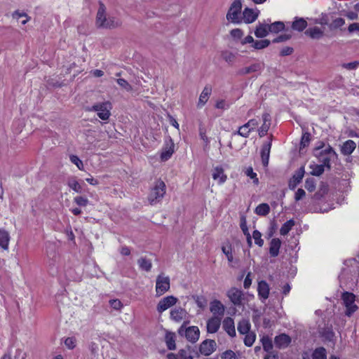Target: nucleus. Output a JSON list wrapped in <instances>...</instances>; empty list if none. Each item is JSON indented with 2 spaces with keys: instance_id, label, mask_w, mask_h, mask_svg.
I'll return each mask as SVG.
<instances>
[{
  "instance_id": "1",
  "label": "nucleus",
  "mask_w": 359,
  "mask_h": 359,
  "mask_svg": "<svg viewBox=\"0 0 359 359\" xmlns=\"http://www.w3.org/2000/svg\"><path fill=\"white\" fill-rule=\"evenodd\" d=\"M121 22L114 16H109L106 6L99 1V8L95 18V26L99 29H113L119 27Z\"/></svg>"
},
{
  "instance_id": "2",
  "label": "nucleus",
  "mask_w": 359,
  "mask_h": 359,
  "mask_svg": "<svg viewBox=\"0 0 359 359\" xmlns=\"http://www.w3.org/2000/svg\"><path fill=\"white\" fill-rule=\"evenodd\" d=\"M313 155L328 170L331 168L330 161L337 157V154L332 147L330 145L325 147V144L322 142H319V145L314 148Z\"/></svg>"
},
{
  "instance_id": "3",
  "label": "nucleus",
  "mask_w": 359,
  "mask_h": 359,
  "mask_svg": "<svg viewBox=\"0 0 359 359\" xmlns=\"http://www.w3.org/2000/svg\"><path fill=\"white\" fill-rule=\"evenodd\" d=\"M166 186L163 181L158 180L151 189L148 196L150 204L154 205L160 201L165 194Z\"/></svg>"
},
{
  "instance_id": "4",
  "label": "nucleus",
  "mask_w": 359,
  "mask_h": 359,
  "mask_svg": "<svg viewBox=\"0 0 359 359\" xmlns=\"http://www.w3.org/2000/svg\"><path fill=\"white\" fill-rule=\"evenodd\" d=\"M241 10V0H234L227 11L226 20L233 24H241L242 22Z\"/></svg>"
},
{
  "instance_id": "5",
  "label": "nucleus",
  "mask_w": 359,
  "mask_h": 359,
  "mask_svg": "<svg viewBox=\"0 0 359 359\" xmlns=\"http://www.w3.org/2000/svg\"><path fill=\"white\" fill-rule=\"evenodd\" d=\"M341 299L343 302V305L346 307L345 315L350 317L358 309L355 304V295L349 292H344L341 294Z\"/></svg>"
},
{
  "instance_id": "6",
  "label": "nucleus",
  "mask_w": 359,
  "mask_h": 359,
  "mask_svg": "<svg viewBox=\"0 0 359 359\" xmlns=\"http://www.w3.org/2000/svg\"><path fill=\"white\" fill-rule=\"evenodd\" d=\"M111 109V104L109 102L97 103L91 107L87 108V111H96L99 118L104 121H107L109 118Z\"/></svg>"
},
{
  "instance_id": "7",
  "label": "nucleus",
  "mask_w": 359,
  "mask_h": 359,
  "mask_svg": "<svg viewBox=\"0 0 359 359\" xmlns=\"http://www.w3.org/2000/svg\"><path fill=\"white\" fill-rule=\"evenodd\" d=\"M187 323H184L183 325L178 330V333L180 335L183 336L185 335L187 339L192 343L196 342L200 335V331L198 327L196 326H191L188 328H186Z\"/></svg>"
},
{
  "instance_id": "8",
  "label": "nucleus",
  "mask_w": 359,
  "mask_h": 359,
  "mask_svg": "<svg viewBox=\"0 0 359 359\" xmlns=\"http://www.w3.org/2000/svg\"><path fill=\"white\" fill-rule=\"evenodd\" d=\"M170 278L163 275L158 276L156 281V295L160 297L170 290Z\"/></svg>"
},
{
  "instance_id": "9",
  "label": "nucleus",
  "mask_w": 359,
  "mask_h": 359,
  "mask_svg": "<svg viewBox=\"0 0 359 359\" xmlns=\"http://www.w3.org/2000/svg\"><path fill=\"white\" fill-rule=\"evenodd\" d=\"M226 295L233 305L236 306L243 305L244 294L241 290L236 287H231L227 291Z\"/></svg>"
},
{
  "instance_id": "10",
  "label": "nucleus",
  "mask_w": 359,
  "mask_h": 359,
  "mask_svg": "<svg viewBox=\"0 0 359 359\" xmlns=\"http://www.w3.org/2000/svg\"><path fill=\"white\" fill-rule=\"evenodd\" d=\"M178 299L177 297L170 295L161 299L156 306V310L159 313L175 305Z\"/></svg>"
},
{
  "instance_id": "11",
  "label": "nucleus",
  "mask_w": 359,
  "mask_h": 359,
  "mask_svg": "<svg viewBox=\"0 0 359 359\" xmlns=\"http://www.w3.org/2000/svg\"><path fill=\"white\" fill-rule=\"evenodd\" d=\"M217 344L213 339H205L200 345L199 351L201 354L208 356L216 350Z\"/></svg>"
},
{
  "instance_id": "12",
  "label": "nucleus",
  "mask_w": 359,
  "mask_h": 359,
  "mask_svg": "<svg viewBox=\"0 0 359 359\" xmlns=\"http://www.w3.org/2000/svg\"><path fill=\"white\" fill-rule=\"evenodd\" d=\"M291 337L285 333L277 335L274 338V344L276 347L279 349L287 348L291 344Z\"/></svg>"
},
{
  "instance_id": "13",
  "label": "nucleus",
  "mask_w": 359,
  "mask_h": 359,
  "mask_svg": "<svg viewBox=\"0 0 359 359\" xmlns=\"http://www.w3.org/2000/svg\"><path fill=\"white\" fill-rule=\"evenodd\" d=\"M259 14V10L255 11L247 7L243 10L242 13V21L243 20V22L246 24L252 23L257 19Z\"/></svg>"
},
{
  "instance_id": "14",
  "label": "nucleus",
  "mask_w": 359,
  "mask_h": 359,
  "mask_svg": "<svg viewBox=\"0 0 359 359\" xmlns=\"http://www.w3.org/2000/svg\"><path fill=\"white\" fill-rule=\"evenodd\" d=\"M210 311L212 313V316H219L220 318H222L225 307L220 301L215 299L210 302Z\"/></svg>"
},
{
  "instance_id": "15",
  "label": "nucleus",
  "mask_w": 359,
  "mask_h": 359,
  "mask_svg": "<svg viewBox=\"0 0 359 359\" xmlns=\"http://www.w3.org/2000/svg\"><path fill=\"white\" fill-rule=\"evenodd\" d=\"M222 318L219 316H212L207 321V332L210 334L216 333L221 325Z\"/></svg>"
},
{
  "instance_id": "16",
  "label": "nucleus",
  "mask_w": 359,
  "mask_h": 359,
  "mask_svg": "<svg viewBox=\"0 0 359 359\" xmlns=\"http://www.w3.org/2000/svg\"><path fill=\"white\" fill-rule=\"evenodd\" d=\"M272 135H270L269 140L262 145L261 151L262 162L264 166H267L269 164L270 150L271 147Z\"/></svg>"
},
{
  "instance_id": "17",
  "label": "nucleus",
  "mask_w": 359,
  "mask_h": 359,
  "mask_svg": "<svg viewBox=\"0 0 359 359\" xmlns=\"http://www.w3.org/2000/svg\"><path fill=\"white\" fill-rule=\"evenodd\" d=\"M170 314V318L172 320L175 322H180L187 318L188 313L184 309L179 307L172 309Z\"/></svg>"
},
{
  "instance_id": "18",
  "label": "nucleus",
  "mask_w": 359,
  "mask_h": 359,
  "mask_svg": "<svg viewBox=\"0 0 359 359\" xmlns=\"http://www.w3.org/2000/svg\"><path fill=\"white\" fill-rule=\"evenodd\" d=\"M222 327L226 333L231 337L236 336V330L233 320L230 317H226L222 322Z\"/></svg>"
},
{
  "instance_id": "19",
  "label": "nucleus",
  "mask_w": 359,
  "mask_h": 359,
  "mask_svg": "<svg viewBox=\"0 0 359 359\" xmlns=\"http://www.w3.org/2000/svg\"><path fill=\"white\" fill-rule=\"evenodd\" d=\"M257 291L259 296L263 299H268L269 295V285L265 280L258 283Z\"/></svg>"
},
{
  "instance_id": "20",
  "label": "nucleus",
  "mask_w": 359,
  "mask_h": 359,
  "mask_svg": "<svg viewBox=\"0 0 359 359\" xmlns=\"http://www.w3.org/2000/svg\"><path fill=\"white\" fill-rule=\"evenodd\" d=\"M174 153V143L172 140H170L169 143H167L165 147L163 148V151L161 154V159L163 161L168 160Z\"/></svg>"
},
{
  "instance_id": "21",
  "label": "nucleus",
  "mask_w": 359,
  "mask_h": 359,
  "mask_svg": "<svg viewBox=\"0 0 359 359\" xmlns=\"http://www.w3.org/2000/svg\"><path fill=\"white\" fill-rule=\"evenodd\" d=\"M269 33V24L259 22L255 30V35L256 37L264 38Z\"/></svg>"
},
{
  "instance_id": "22",
  "label": "nucleus",
  "mask_w": 359,
  "mask_h": 359,
  "mask_svg": "<svg viewBox=\"0 0 359 359\" xmlns=\"http://www.w3.org/2000/svg\"><path fill=\"white\" fill-rule=\"evenodd\" d=\"M281 246V241L279 238H273L270 242L269 254L271 257H276L279 254Z\"/></svg>"
},
{
  "instance_id": "23",
  "label": "nucleus",
  "mask_w": 359,
  "mask_h": 359,
  "mask_svg": "<svg viewBox=\"0 0 359 359\" xmlns=\"http://www.w3.org/2000/svg\"><path fill=\"white\" fill-rule=\"evenodd\" d=\"M212 178L215 180H218L219 184L224 183L227 177L224 174V169L220 166H217L213 169Z\"/></svg>"
},
{
  "instance_id": "24",
  "label": "nucleus",
  "mask_w": 359,
  "mask_h": 359,
  "mask_svg": "<svg viewBox=\"0 0 359 359\" xmlns=\"http://www.w3.org/2000/svg\"><path fill=\"white\" fill-rule=\"evenodd\" d=\"M356 144L355 143L351 140L346 141L341 148V152L344 155H350L355 149Z\"/></svg>"
},
{
  "instance_id": "25",
  "label": "nucleus",
  "mask_w": 359,
  "mask_h": 359,
  "mask_svg": "<svg viewBox=\"0 0 359 359\" xmlns=\"http://www.w3.org/2000/svg\"><path fill=\"white\" fill-rule=\"evenodd\" d=\"M251 325L248 319H242L238 323L237 329L241 334H245L250 331Z\"/></svg>"
},
{
  "instance_id": "26",
  "label": "nucleus",
  "mask_w": 359,
  "mask_h": 359,
  "mask_svg": "<svg viewBox=\"0 0 359 359\" xmlns=\"http://www.w3.org/2000/svg\"><path fill=\"white\" fill-rule=\"evenodd\" d=\"M304 168L301 167L294 174V175L292 177V182L291 181L290 182V187L292 186V188L294 189L297 186V184H299L302 181V178L304 177Z\"/></svg>"
},
{
  "instance_id": "27",
  "label": "nucleus",
  "mask_w": 359,
  "mask_h": 359,
  "mask_svg": "<svg viewBox=\"0 0 359 359\" xmlns=\"http://www.w3.org/2000/svg\"><path fill=\"white\" fill-rule=\"evenodd\" d=\"M165 341L169 350H175V334L172 332L167 331L165 337Z\"/></svg>"
},
{
  "instance_id": "28",
  "label": "nucleus",
  "mask_w": 359,
  "mask_h": 359,
  "mask_svg": "<svg viewBox=\"0 0 359 359\" xmlns=\"http://www.w3.org/2000/svg\"><path fill=\"white\" fill-rule=\"evenodd\" d=\"M10 236L8 231L0 229V246L5 250L8 248Z\"/></svg>"
},
{
  "instance_id": "29",
  "label": "nucleus",
  "mask_w": 359,
  "mask_h": 359,
  "mask_svg": "<svg viewBox=\"0 0 359 359\" xmlns=\"http://www.w3.org/2000/svg\"><path fill=\"white\" fill-rule=\"evenodd\" d=\"M212 88L210 86H206L202 93L200 95L198 105H204L209 99V96L211 94Z\"/></svg>"
},
{
  "instance_id": "30",
  "label": "nucleus",
  "mask_w": 359,
  "mask_h": 359,
  "mask_svg": "<svg viewBox=\"0 0 359 359\" xmlns=\"http://www.w3.org/2000/svg\"><path fill=\"white\" fill-rule=\"evenodd\" d=\"M305 34L312 39H320L323 36V32L318 27L309 28L306 30Z\"/></svg>"
},
{
  "instance_id": "31",
  "label": "nucleus",
  "mask_w": 359,
  "mask_h": 359,
  "mask_svg": "<svg viewBox=\"0 0 359 359\" xmlns=\"http://www.w3.org/2000/svg\"><path fill=\"white\" fill-rule=\"evenodd\" d=\"M307 26V22L303 18H297L292 25L293 29L301 32Z\"/></svg>"
},
{
  "instance_id": "32",
  "label": "nucleus",
  "mask_w": 359,
  "mask_h": 359,
  "mask_svg": "<svg viewBox=\"0 0 359 359\" xmlns=\"http://www.w3.org/2000/svg\"><path fill=\"white\" fill-rule=\"evenodd\" d=\"M261 342L263 346V348L265 351L268 353H271L273 349V341L271 339L269 336H264L261 339Z\"/></svg>"
},
{
  "instance_id": "33",
  "label": "nucleus",
  "mask_w": 359,
  "mask_h": 359,
  "mask_svg": "<svg viewBox=\"0 0 359 359\" xmlns=\"http://www.w3.org/2000/svg\"><path fill=\"white\" fill-rule=\"evenodd\" d=\"M137 263L140 268L146 271H149L152 266L151 262L146 257L140 258L137 260Z\"/></svg>"
},
{
  "instance_id": "34",
  "label": "nucleus",
  "mask_w": 359,
  "mask_h": 359,
  "mask_svg": "<svg viewBox=\"0 0 359 359\" xmlns=\"http://www.w3.org/2000/svg\"><path fill=\"white\" fill-rule=\"evenodd\" d=\"M285 28V25L283 22L277 21L269 25V32L271 33H278L279 32L283 30Z\"/></svg>"
},
{
  "instance_id": "35",
  "label": "nucleus",
  "mask_w": 359,
  "mask_h": 359,
  "mask_svg": "<svg viewBox=\"0 0 359 359\" xmlns=\"http://www.w3.org/2000/svg\"><path fill=\"white\" fill-rule=\"evenodd\" d=\"M270 212V207L267 203H261L255 208V213L258 215L266 216Z\"/></svg>"
},
{
  "instance_id": "36",
  "label": "nucleus",
  "mask_w": 359,
  "mask_h": 359,
  "mask_svg": "<svg viewBox=\"0 0 359 359\" xmlns=\"http://www.w3.org/2000/svg\"><path fill=\"white\" fill-rule=\"evenodd\" d=\"M294 225V221L290 219L283 224L280 229V233L283 236L287 235Z\"/></svg>"
},
{
  "instance_id": "37",
  "label": "nucleus",
  "mask_w": 359,
  "mask_h": 359,
  "mask_svg": "<svg viewBox=\"0 0 359 359\" xmlns=\"http://www.w3.org/2000/svg\"><path fill=\"white\" fill-rule=\"evenodd\" d=\"M310 168L312 169L311 174L313 176H320L325 170V165L323 164L318 165L313 164L310 165Z\"/></svg>"
},
{
  "instance_id": "38",
  "label": "nucleus",
  "mask_w": 359,
  "mask_h": 359,
  "mask_svg": "<svg viewBox=\"0 0 359 359\" xmlns=\"http://www.w3.org/2000/svg\"><path fill=\"white\" fill-rule=\"evenodd\" d=\"M245 334V337L244 338L245 345L248 347L252 346L255 341V339H256L255 333L254 332H250Z\"/></svg>"
},
{
  "instance_id": "39",
  "label": "nucleus",
  "mask_w": 359,
  "mask_h": 359,
  "mask_svg": "<svg viewBox=\"0 0 359 359\" xmlns=\"http://www.w3.org/2000/svg\"><path fill=\"white\" fill-rule=\"evenodd\" d=\"M313 359H326V350L323 347L316 348L313 354Z\"/></svg>"
},
{
  "instance_id": "40",
  "label": "nucleus",
  "mask_w": 359,
  "mask_h": 359,
  "mask_svg": "<svg viewBox=\"0 0 359 359\" xmlns=\"http://www.w3.org/2000/svg\"><path fill=\"white\" fill-rule=\"evenodd\" d=\"M251 129L248 128L245 124L239 127L238 131L233 133V135H241L244 137H248L250 135Z\"/></svg>"
},
{
  "instance_id": "41",
  "label": "nucleus",
  "mask_w": 359,
  "mask_h": 359,
  "mask_svg": "<svg viewBox=\"0 0 359 359\" xmlns=\"http://www.w3.org/2000/svg\"><path fill=\"white\" fill-rule=\"evenodd\" d=\"M12 17L17 20H19L20 18H24L21 22L22 25H25L30 20V17H29L27 13L24 12L20 13L19 11H14L12 14Z\"/></svg>"
},
{
  "instance_id": "42",
  "label": "nucleus",
  "mask_w": 359,
  "mask_h": 359,
  "mask_svg": "<svg viewBox=\"0 0 359 359\" xmlns=\"http://www.w3.org/2000/svg\"><path fill=\"white\" fill-rule=\"evenodd\" d=\"M271 43L269 39H263L259 41H255L252 44V47L255 49L260 50L268 47Z\"/></svg>"
},
{
  "instance_id": "43",
  "label": "nucleus",
  "mask_w": 359,
  "mask_h": 359,
  "mask_svg": "<svg viewBox=\"0 0 359 359\" xmlns=\"http://www.w3.org/2000/svg\"><path fill=\"white\" fill-rule=\"evenodd\" d=\"M259 69H260L259 64H253L250 67H244L243 69H241L240 74H248L251 72H257Z\"/></svg>"
},
{
  "instance_id": "44",
  "label": "nucleus",
  "mask_w": 359,
  "mask_h": 359,
  "mask_svg": "<svg viewBox=\"0 0 359 359\" xmlns=\"http://www.w3.org/2000/svg\"><path fill=\"white\" fill-rule=\"evenodd\" d=\"M222 57L228 63H232L234 62L236 56L231 52L228 50L223 51L222 53Z\"/></svg>"
},
{
  "instance_id": "45",
  "label": "nucleus",
  "mask_w": 359,
  "mask_h": 359,
  "mask_svg": "<svg viewBox=\"0 0 359 359\" xmlns=\"http://www.w3.org/2000/svg\"><path fill=\"white\" fill-rule=\"evenodd\" d=\"M252 237L255 240V243L259 246L262 247L264 245V240L262 239V233L258 230H255L252 233Z\"/></svg>"
},
{
  "instance_id": "46",
  "label": "nucleus",
  "mask_w": 359,
  "mask_h": 359,
  "mask_svg": "<svg viewBox=\"0 0 359 359\" xmlns=\"http://www.w3.org/2000/svg\"><path fill=\"white\" fill-rule=\"evenodd\" d=\"M192 297L200 309H203L205 307L207 304V300L205 297L200 296H193Z\"/></svg>"
},
{
  "instance_id": "47",
  "label": "nucleus",
  "mask_w": 359,
  "mask_h": 359,
  "mask_svg": "<svg viewBox=\"0 0 359 359\" xmlns=\"http://www.w3.org/2000/svg\"><path fill=\"white\" fill-rule=\"evenodd\" d=\"M311 135L309 133H304L302 137L301 142H300V149L307 147L311 140Z\"/></svg>"
},
{
  "instance_id": "48",
  "label": "nucleus",
  "mask_w": 359,
  "mask_h": 359,
  "mask_svg": "<svg viewBox=\"0 0 359 359\" xmlns=\"http://www.w3.org/2000/svg\"><path fill=\"white\" fill-rule=\"evenodd\" d=\"M69 187L77 193H81L82 187L79 183L75 180H71L68 182Z\"/></svg>"
},
{
  "instance_id": "49",
  "label": "nucleus",
  "mask_w": 359,
  "mask_h": 359,
  "mask_svg": "<svg viewBox=\"0 0 359 359\" xmlns=\"http://www.w3.org/2000/svg\"><path fill=\"white\" fill-rule=\"evenodd\" d=\"M305 188L310 192L316 189V181L313 178H307L305 181Z\"/></svg>"
},
{
  "instance_id": "50",
  "label": "nucleus",
  "mask_w": 359,
  "mask_h": 359,
  "mask_svg": "<svg viewBox=\"0 0 359 359\" xmlns=\"http://www.w3.org/2000/svg\"><path fill=\"white\" fill-rule=\"evenodd\" d=\"M199 135L201 137V139L203 140L205 142L204 149L205 150L208 147L209 140L205 134V129L204 128H199Z\"/></svg>"
},
{
  "instance_id": "51",
  "label": "nucleus",
  "mask_w": 359,
  "mask_h": 359,
  "mask_svg": "<svg viewBox=\"0 0 359 359\" xmlns=\"http://www.w3.org/2000/svg\"><path fill=\"white\" fill-rule=\"evenodd\" d=\"M116 81L118 84L126 90L131 91L133 90L132 86L126 80L123 79H118Z\"/></svg>"
},
{
  "instance_id": "52",
  "label": "nucleus",
  "mask_w": 359,
  "mask_h": 359,
  "mask_svg": "<svg viewBox=\"0 0 359 359\" xmlns=\"http://www.w3.org/2000/svg\"><path fill=\"white\" fill-rule=\"evenodd\" d=\"M222 359H238V356L231 350H227L222 354Z\"/></svg>"
},
{
  "instance_id": "53",
  "label": "nucleus",
  "mask_w": 359,
  "mask_h": 359,
  "mask_svg": "<svg viewBox=\"0 0 359 359\" xmlns=\"http://www.w3.org/2000/svg\"><path fill=\"white\" fill-rule=\"evenodd\" d=\"M74 201L79 205L85 207L88 203V200L86 197L83 196H76L74 198Z\"/></svg>"
},
{
  "instance_id": "54",
  "label": "nucleus",
  "mask_w": 359,
  "mask_h": 359,
  "mask_svg": "<svg viewBox=\"0 0 359 359\" xmlns=\"http://www.w3.org/2000/svg\"><path fill=\"white\" fill-rule=\"evenodd\" d=\"M241 229H242L244 235L249 234V231L247 226L246 217L245 215H242L241 217Z\"/></svg>"
},
{
  "instance_id": "55",
  "label": "nucleus",
  "mask_w": 359,
  "mask_h": 359,
  "mask_svg": "<svg viewBox=\"0 0 359 359\" xmlns=\"http://www.w3.org/2000/svg\"><path fill=\"white\" fill-rule=\"evenodd\" d=\"M245 174L247 176L250 177L251 179L254 180V183L257 184L259 182V180L257 177V174L253 172L252 168L250 167L248 168L246 171Z\"/></svg>"
},
{
  "instance_id": "56",
  "label": "nucleus",
  "mask_w": 359,
  "mask_h": 359,
  "mask_svg": "<svg viewBox=\"0 0 359 359\" xmlns=\"http://www.w3.org/2000/svg\"><path fill=\"white\" fill-rule=\"evenodd\" d=\"M76 341L74 337H67L65 341V344L68 348L73 349L76 346Z\"/></svg>"
},
{
  "instance_id": "57",
  "label": "nucleus",
  "mask_w": 359,
  "mask_h": 359,
  "mask_svg": "<svg viewBox=\"0 0 359 359\" xmlns=\"http://www.w3.org/2000/svg\"><path fill=\"white\" fill-rule=\"evenodd\" d=\"M110 306L116 309V310H120L123 307V304L119 299H111L109 301Z\"/></svg>"
},
{
  "instance_id": "58",
  "label": "nucleus",
  "mask_w": 359,
  "mask_h": 359,
  "mask_svg": "<svg viewBox=\"0 0 359 359\" xmlns=\"http://www.w3.org/2000/svg\"><path fill=\"white\" fill-rule=\"evenodd\" d=\"M222 252L226 255L227 259L229 262H231L233 261V255L231 253V247H224L223 246L222 248Z\"/></svg>"
},
{
  "instance_id": "59",
  "label": "nucleus",
  "mask_w": 359,
  "mask_h": 359,
  "mask_svg": "<svg viewBox=\"0 0 359 359\" xmlns=\"http://www.w3.org/2000/svg\"><path fill=\"white\" fill-rule=\"evenodd\" d=\"M359 65V62L354 61L348 63H344L342 67L348 70L355 69Z\"/></svg>"
},
{
  "instance_id": "60",
  "label": "nucleus",
  "mask_w": 359,
  "mask_h": 359,
  "mask_svg": "<svg viewBox=\"0 0 359 359\" xmlns=\"http://www.w3.org/2000/svg\"><path fill=\"white\" fill-rule=\"evenodd\" d=\"M290 38H291L290 34H281V35L278 36V37H276V39H274L273 40V43L283 42V41H287Z\"/></svg>"
},
{
  "instance_id": "61",
  "label": "nucleus",
  "mask_w": 359,
  "mask_h": 359,
  "mask_svg": "<svg viewBox=\"0 0 359 359\" xmlns=\"http://www.w3.org/2000/svg\"><path fill=\"white\" fill-rule=\"evenodd\" d=\"M270 126H267L266 124H262V126L259 129V135L260 137H264L266 135Z\"/></svg>"
},
{
  "instance_id": "62",
  "label": "nucleus",
  "mask_w": 359,
  "mask_h": 359,
  "mask_svg": "<svg viewBox=\"0 0 359 359\" xmlns=\"http://www.w3.org/2000/svg\"><path fill=\"white\" fill-rule=\"evenodd\" d=\"M245 125L252 130L258 126V121L256 119L252 118L249 120L246 123H245Z\"/></svg>"
},
{
  "instance_id": "63",
  "label": "nucleus",
  "mask_w": 359,
  "mask_h": 359,
  "mask_svg": "<svg viewBox=\"0 0 359 359\" xmlns=\"http://www.w3.org/2000/svg\"><path fill=\"white\" fill-rule=\"evenodd\" d=\"M70 160L71 161L74 163L75 165H76V166L81 169V166H83V163L82 161L79 158L78 156H75V155H72L70 156Z\"/></svg>"
},
{
  "instance_id": "64",
  "label": "nucleus",
  "mask_w": 359,
  "mask_h": 359,
  "mask_svg": "<svg viewBox=\"0 0 359 359\" xmlns=\"http://www.w3.org/2000/svg\"><path fill=\"white\" fill-rule=\"evenodd\" d=\"M178 355L180 356V359H193L192 356L184 349L180 350Z\"/></svg>"
}]
</instances>
